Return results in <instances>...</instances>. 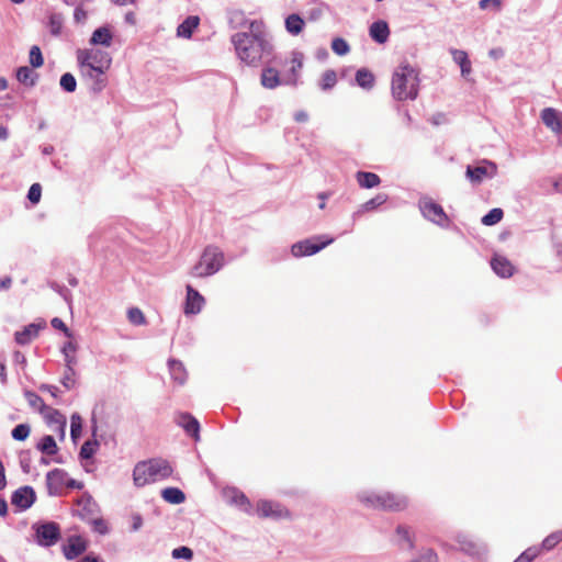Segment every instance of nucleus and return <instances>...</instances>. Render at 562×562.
Listing matches in <instances>:
<instances>
[{"label": "nucleus", "instance_id": "1", "mask_svg": "<svg viewBox=\"0 0 562 562\" xmlns=\"http://www.w3.org/2000/svg\"><path fill=\"white\" fill-rule=\"evenodd\" d=\"M232 43L238 58L248 66H258L265 56L272 53V45L261 31L236 33Z\"/></svg>", "mask_w": 562, "mask_h": 562}, {"label": "nucleus", "instance_id": "2", "mask_svg": "<svg viewBox=\"0 0 562 562\" xmlns=\"http://www.w3.org/2000/svg\"><path fill=\"white\" fill-rule=\"evenodd\" d=\"M77 60L85 75L94 80L93 89L101 91L106 80L102 76L109 70L112 58L109 53L98 49H79Z\"/></svg>", "mask_w": 562, "mask_h": 562}, {"label": "nucleus", "instance_id": "3", "mask_svg": "<svg viewBox=\"0 0 562 562\" xmlns=\"http://www.w3.org/2000/svg\"><path fill=\"white\" fill-rule=\"evenodd\" d=\"M391 91L398 101L415 100L419 91V72L409 64L400 65L392 77Z\"/></svg>", "mask_w": 562, "mask_h": 562}, {"label": "nucleus", "instance_id": "4", "mask_svg": "<svg viewBox=\"0 0 562 562\" xmlns=\"http://www.w3.org/2000/svg\"><path fill=\"white\" fill-rule=\"evenodd\" d=\"M172 467L167 460L150 459L138 462L133 471L134 484L138 487L157 481H162L172 475Z\"/></svg>", "mask_w": 562, "mask_h": 562}, {"label": "nucleus", "instance_id": "5", "mask_svg": "<svg viewBox=\"0 0 562 562\" xmlns=\"http://www.w3.org/2000/svg\"><path fill=\"white\" fill-rule=\"evenodd\" d=\"M225 257L223 251L216 246H206L198 260L191 268L189 274L192 278H207L215 274L224 266Z\"/></svg>", "mask_w": 562, "mask_h": 562}, {"label": "nucleus", "instance_id": "6", "mask_svg": "<svg viewBox=\"0 0 562 562\" xmlns=\"http://www.w3.org/2000/svg\"><path fill=\"white\" fill-rule=\"evenodd\" d=\"M304 55L301 52L294 50L284 60H277L278 66L282 69L281 76L283 78L284 86L295 87L299 83L300 71L303 67Z\"/></svg>", "mask_w": 562, "mask_h": 562}, {"label": "nucleus", "instance_id": "7", "mask_svg": "<svg viewBox=\"0 0 562 562\" xmlns=\"http://www.w3.org/2000/svg\"><path fill=\"white\" fill-rule=\"evenodd\" d=\"M334 238L326 236H314L292 245L291 252L294 257L312 256L330 245Z\"/></svg>", "mask_w": 562, "mask_h": 562}, {"label": "nucleus", "instance_id": "8", "mask_svg": "<svg viewBox=\"0 0 562 562\" xmlns=\"http://www.w3.org/2000/svg\"><path fill=\"white\" fill-rule=\"evenodd\" d=\"M366 503L371 507L376 509H385V510H403L407 506V501L405 497L392 494V493H383L379 495H371L367 497Z\"/></svg>", "mask_w": 562, "mask_h": 562}, {"label": "nucleus", "instance_id": "9", "mask_svg": "<svg viewBox=\"0 0 562 562\" xmlns=\"http://www.w3.org/2000/svg\"><path fill=\"white\" fill-rule=\"evenodd\" d=\"M419 209L426 218L438 225L443 226L449 222L442 206L429 198H425L419 201Z\"/></svg>", "mask_w": 562, "mask_h": 562}, {"label": "nucleus", "instance_id": "10", "mask_svg": "<svg viewBox=\"0 0 562 562\" xmlns=\"http://www.w3.org/2000/svg\"><path fill=\"white\" fill-rule=\"evenodd\" d=\"M37 542L44 547L54 546L60 538V528L56 522H46L36 529Z\"/></svg>", "mask_w": 562, "mask_h": 562}, {"label": "nucleus", "instance_id": "11", "mask_svg": "<svg viewBox=\"0 0 562 562\" xmlns=\"http://www.w3.org/2000/svg\"><path fill=\"white\" fill-rule=\"evenodd\" d=\"M256 513L260 518L280 519L289 517V512L284 507L269 501H259L256 505Z\"/></svg>", "mask_w": 562, "mask_h": 562}, {"label": "nucleus", "instance_id": "12", "mask_svg": "<svg viewBox=\"0 0 562 562\" xmlns=\"http://www.w3.org/2000/svg\"><path fill=\"white\" fill-rule=\"evenodd\" d=\"M187 295L184 301L183 312L186 315H195L199 314L204 304L205 299L191 285L188 284L186 286Z\"/></svg>", "mask_w": 562, "mask_h": 562}, {"label": "nucleus", "instance_id": "13", "mask_svg": "<svg viewBox=\"0 0 562 562\" xmlns=\"http://www.w3.org/2000/svg\"><path fill=\"white\" fill-rule=\"evenodd\" d=\"M175 422L194 440L198 441L200 439V424L194 416L189 413H179L176 415Z\"/></svg>", "mask_w": 562, "mask_h": 562}, {"label": "nucleus", "instance_id": "14", "mask_svg": "<svg viewBox=\"0 0 562 562\" xmlns=\"http://www.w3.org/2000/svg\"><path fill=\"white\" fill-rule=\"evenodd\" d=\"M87 550V541L80 536H71L63 546V553L67 560H74Z\"/></svg>", "mask_w": 562, "mask_h": 562}, {"label": "nucleus", "instance_id": "15", "mask_svg": "<svg viewBox=\"0 0 562 562\" xmlns=\"http://www.w3.org/2000/svg\"><path fill=\"white\" fill-rule=\"evenodd\" d=\"M11 502L21 509H27L35 502V492L31 486L20 487L12 494Z\"/></svg>", "mask_w": 562, "mask_h": 562}, {"label": "nucleus", "instance_id": "16", "mask_svg": "<svg viewBox=\"0 0 562 562\" xmlns=\"http://www.w3.org/2000/svg\"><path fill=\"white\" fill-rule=\"evenodd\" d=\"M260 83L266 89H276L283 85L281 71L273 66L265 67L261 71Z\"/></svg>", "mask_w": 562, "mask_h": 562}, {"label": "nucleus", "instance_id": "17", "mask_svg": "<svg viewBox=\"0 0 562 562\" xmlns=\"http://www.w3.org/2000/svg\"><path fill=\"white\" fill-rule=\"evenodd\" d=\"M543 124L554 133L562 132V114L553 108H546L541 112Z\"/></svg>", "mask_w": 562, "mask_h": 562}, {"label": "nucleus", "instance_id": "18", "mask_svg": "<svg viewBox=\"0 0 562 562\" xmlns=\"http://www.w3.org/2000/svg\"><path fill=\"white\" fill-rule=\"evenodd\" d=\"M369 34L373 41L383 44L390 36V29L385 21H376L370 25Z\"/></svg>", "mask_w": 562, "mask_h": 562}, {"label": "nucleus", "instance_id": "19", "mask_svg": "<svg viewBox=\"0 0 562 562\" xmlns=\"http://www.w3.org/2000/svg\"><path fill=\"white\" fill-rule=\"evenodd\" d=\"M492 268L496 274L502 278H507L513 274L514 267L508 259L505 257L496 256L492 259Z\"/></svg>", "mask_w": 562, "mask_h": 562}, {"label": "nucleus", "instance_id": "20", "mask_svg": "<svg viewBox=\"0 0 562 562\" xmlns=\"http://www.w3.org/2000/svg\"><path fill=\"white\" fill-rule=\"evenodd\" d=\"M200 19L196 15L188 16L177 29L179 37L190 38L193 31L199 26Z\"/></svg>", "mask_w": 562, "mask_h": 562}, {"label": "nucleus", "instance_id": "21", "mask_svg": "<svg viewBox=\"0 0 562 562\" xmlns=\"http://www.w3.org/2000/svg\"><path fill=\"white\" fill-rule=\"evenodd\" d=\"M40 413L47 420V423L56 424L60 427L61 430H64L66 426V418L59 411L46 405Z\"/></svg>", "mask_w": 562, "mask_h": 562}, {"label": "nucleus", "instance_id": "22", "mask_svg": "<svg viewBox=\"0 0 562 562\" xmlns=\"http://www.w3.org/2000/svg\"><path fill=\"white\" fill-rule=\"evenodd\" d=\"M168 364H169L170 374H171V378L173 379V381L177 382L179 385L184 384V382L187 381L188 374H187L183 363L181 361L172 359V360H169Z\"/></svg>", "mask_w": 562, "mask_h": 562}, {"label": "nucleus", "instance_id": "23", "mask_svg": "<svg viewBox=\"0 0 562 562\" xmlns=\"http://www.w3.org/2000/svg\"><path fill=\"white\" fill-rule=\"evenodd\" d=\"M40 327L35 324H30L23 330L15 333V341L19 345H26L37 337Z\"/></svg>", "mask_w": 562, "mask_h": 562}, {"label": "nucleus", "instance_id": "24", "mask_svg": "<svg viewBox=\"0 0 562 562\" xmlns=\"http://www.w3.org/2000/svg\"><path fill=\"white\" fill-rule=\"evenodd\" d=\"M358 184L364 189H371L380 184L381 179L376 173L358 171L356 175Z\"/></svg>", "mask_w": 562, "mask_h": 562}, {"label": "nucleus", "instance_id": "25", "mask_svg": "<svg viewBox=\"0 0 562 562\" xmlns=\"http://www.w3.org/2000/svg\"><path fill=\"white\" fill-rule=\"evenodd\" d=\"M451 54L453 60L460 66L462 76L467 77L470 75L472 67L468 54L461 49H452Z\"/></svg>", "mask_w": 562, "mask_h": 562}, {"label": "nucleus", "instance_id": "26", "mask_svg": "<svg viewBox=\"0 0 562 562\" xmlns=\"http://www.w3.org/2000/svg\"><path fill=\"white\" fill-rule=\"evenodd\" d=\"M304 25V20L296 13H292L285 19V29L291 35H299L303 31Z\"/></svg>", "mask_w": 562, "mask_h": 562}, {"label": "nucleus", "instance_id": "27", "mask_svg": "<svg viewBox=\"0 0 562 562\" xmlns=\"http://www.w3.org/2000/svg\"><path fill=\"white\" fill-rule=\"evenodd\" d=\"M164 501L170 504H181L186 499L184 493L178 487H166L161 491Z\"/></svg>", "mask_w": 562, "mask_h": 562}, {"label": "nucleus", "instance_id": "28", "mask_svg": "<svg viewBox=\"0 0 562 562\" xmlns=\"http://www.w3.org/2000/svg\"><path fill=\"white\" fill-rule=\"evenodd\" d=\"M112 41V34L109 29L106 27H99L97 29L91 36L90 43L98 45H104L110 46Z\"/></svg>", "mask_w": 562, "mask_h": 562}, {"label": "nucleus", "instance_id": "29", "mask_svg": "<svg viewBox=\"0 0 562 562\" xmlns=\"http://www.w3.org/2000/svg\"><path fill=\"white\" fill-rule=\"evenodd\" d=\"M356 81L361 88L371 89L374 86V76L370 70L361 68L356 74Z\"/></svg>", "mask_w": 562, "mask_h": 562}, {"label": "nucleus", "instance_id": "30", "mask_svg": "<svg viewBox=\"0 0 562 562\" xmlns=\"http://www.w3.org/2000/svg\"><path fill=\"white\" fill-rule=\"evenodd\" d=\"M18 80L26 86L35 85V75L33 70L26 66L20 67L16 71Z\"/></svg>", "mask_w": 562, "mask_h": 562}, {"label": "nucleus", "instance_id": "31", "mask_svg": "<svg viewBox=\"0 0 562 562\" xmlns=\"http://www.w3.org/2000/svg\"><path fill=\"white\" fill-rule=\"evenodd\" d=\"M38 449L48 456H53L57 452V445L53 436H44L38 443Z\"/></svg>", "mask_w": 562, "mask_h": 562}, {"label": "nucleus", "instance_id": "32", "mask_svg": "<svg viewBox=\"0 0 562 562\" xmlns=\"http://www.w3.org/2000/svg\"><path fill=\"white\" fill-rule=\"evenodd\" d=\"M504 212L502 209H492L486 215L482 217V223L486 226H492L502 221Z\"/></svg>", "mask_w": 562, "mask_h": 562}, {"label": "nucleus", "instance_id": "33", "mask_svg": "<svg viewBox=\"0 0 562 562\" xmlns=\"http://www.w3.org/2000/svg\"><path fill=\"white\" fill-rule=\"evenodd\" d=\"M562 541V531H555L544 538L541 543V550L550 551Z\"/></svg>", "mask_w": 562, "mask_h": 562}, {"label": "nucleus", "instance_id": "34", "mask_svg": "<svg viewBox=\"0 0 562 562\" xmlns=\"http://www.w3.org/2000/svg\"><path fill=\"white\" fill-rule=\"evenodd\" d=\"M336 83H337L336 71L333 69H328L323 74L319 86L323 90H329L333 87H335Z\"/></svg>", "mask_w": 562, "mask_h": 562}, {"label": "nucleus", "instance_id": "35", "mask_svg": "<svg viewBox=\"0 0 562 562\" xmlns=\"http://www.w3.org/2000/svg\"><path fill=\"white\" fill-rule=\"evenodd\" d=\"M467 176L472 182H481L487 176V169L482 166L467 168Z\"/></svg>", "mask_w": 562, "mask_h": 562}, {"label": "nucleus", "instance_id": "36", "mask_svg": "<svg viewBox=\"0 0 562 562\" xmlns=\"http://www.w3.org/2000/svg\"><path fill=\"white\" fill-rule=\"evenodd\" d=\"M128 322L133 325H145L146 317L144 313L138 307H131L127 311Z\"/></svg>", "mask_w": 562, "mask_h": 562}, {"label": "nucleus", "instance_id": "37", "mask_svg": "<svg viewBox=\"0 0 562 562\" xmlns=\"http://www.w3.org/2000/svg\"><path fill=\"white\" fill-rule=\"evenodd\" d=\"M76 351H77V346L72 341H68L64 346L63 352L65 355L66 364H68V366H75L76 364V362H77Z\"/></svg>", "mask_w": 562, "mask_h": 562}, {"label": "nucleus", "instance_id": "38", "mask_svg": "<svg viewBox=\"0 0 562 562\" xmlns=\"http://www.w3.org/2000/svg\"><path fill=\"white\" fill-rule=\"evenodd\" d=\"M540 553L541 549L538 547H530L526 549L514 562H532Z\"/></svg>", "mask_w": 562, "mask_h": 562}, {"label": "nucleus", "instance_id": "39", "mask_svg": "<svg viewBox=\"0 0 562 562\" xmlns=\"http://www.w3.org/2000/svg\"><path fill=\"white\" fill-rule=\"evenodd\" d=\"M63 15L60 13H53L49 16V29L53 35H59L63 27Z\"/></svg>", "mask_w": 562, "mask_h": 562}, {"label": "nucleus", "instance_id": "40", "mask_svg": "<svg viewBox=\"0 0 562 562\" xmlns=\"http://www.w3.org/2000/svg\"><path fill=\"white\" fill-rule=\"evenodd\" d=\"M98 441L97 440H88L86 441L80 449V458L81 459H90L97 451Z\"/></svg>", "mask_w": 562, "mask_h": 562}, {"label": "nucleus", "instance_id": "41", "mask_svg": "<svg viewBox=\"0 0 562 562\" xmlns=\"http://www.w3.org/2000/svg\"><path fill=\"white\" fill-rule=\"evenodd\" d=\"M30 432H31V428L29 425L19 424L13 428L12 437H13V439H15L18 441H23L30 436Z\"/></svg>", "mask_w": 562, "mask_h": 562}, {"label": "nucleus", "instance_id": "42", "mask_svg": "<svg viewBox=\"0 0 562 562\" xmlns=\"http://www.w3.org/2000/svg\"><path fill=\"white\" fill-rule=\"evenodd\" d=\"M233 493V502L240 506L243 508L244 512L246 513H250V508H251V505H250V502L248 501V498L245 496L244 493H240V492H237V491H232Z\"/></svg>", "mask_w": 562, "mask_h": 562}, {"label": "nucleus", "instance_id": "43", "mask_svg": "<svg viewBox=\"0 0 562 562\" xmlns=\"http://www.w3.org/2000/svg\"><path fill=\"white\" fill-rule=\"evenodd\" d=\"M75 370H74V366H68L66 364V370L64 372V376L61 379V384L70 390L75 386L76 384V381H75Z\"/></svg>", "mask_w": 562, "mask_h": 562}, {"label": "nucleus", "instance_id": "44", "mask_svg": "<svg viewBox=\"0 0 562 562\" xmlns=\"http://www.w3.org/2000/svg\"><path fill=\"white\" fill-rule=\"evenodd\" d=\"M60 87L67 92H74L77 87V81L70 72H66L60 78Z\"/></svg>", "mask_w": 562, "mask_h": 562}, {"label": "nucleus", "instance_id": "45", "mask_svg": "<svg viewBox=\"0 0 562 562\" xmlns=\"http://www.w3.org/2000/svg\"><path fill=\"white\" fill-rule=\"evenodd\" d=\"M30 64L33 67H35V68H38V67L43 66L44 58H43L42 52H41L38 46H32L31 47V50H30Z\"/></svg>", "mask_w": 562, "mask_h": 562}, {"label": "nucleus", "instance_id": "46", "mask_svg": "<svg viewBox=\"0 0 562 562\" xmlns=\"http://www.w3.org/2000/svg\"><path fill=\"white\" fill-rule=\"evenodd\" d=\"M70 434H71V438L74 440H77L80 435H81V429H82V420H81V417L77 414H74L71 416V426H70Z\"/></svg>", "mask_w": 562, "mask_h": 562}, {"label": "nucleus", "instance_id": "47", "mask_svg": "<svg viewBox=\"0 0 562 562\" xmlns=\"http://www.w3.org/2000/svg\"><path fill=\"white\" fill-rule=\"evenodd\" d=\"M331 49L337 55L344 56L349 52V45L344 38L337 37L331 42Z\"/></svg>", "mask_w": 562, "mask_h": 562}, {"label": "nucleus", "instance_id": "48", "mask_svg": "<svg viewBox=\"0 0 562 562\" xmlns=\"http://www.w3.org/2000/svg\"><path fill=\"white\" fill-rule=\"evenodd\" d=\"M385 201H386L385 194H378L376 196L367 201L362 205V207L364 209V211H372V210L376 209L378 206L382 205Z\"/></svg>", "mask_w": 562, "mask_h": 562}, {"label": "nucleus", "instance_id": "49", "mask_svg": "<svg viewBox=\"0 0 562 562\" xmlns=\"http://www.w3.org/2000/svg\"><path fill=\"white\" fill-rule=\"evenodd\" d=\"M172 558L173 559H186L191 560L193 557V552L188 547H179L172 550Z\"/></svg>", "mask_w": 562, "mask_h": 562}, {"label": "nucleus", "instance_id": "50", "mask_svg": "<svg viewBox=\"0 0 562 562\" xmlns=\"http://www.w3.org/2000/svg\"><path fill=\"white\" fill-rule=\"evenodd\" d=\"M41 195H42V187L40 183H33L29 190V193H27V199L32 202V203H38L40 200H41Z\"/></svg>", "mask_w": 562, "mask_h": 562}, {"label": "nucleus", "instance_id": "51", "mask_svg": "<svg viewBox=\"0 0 562 562\" xmlns=\"http://www.w3.org/2000/svg\"><path fill=\"white\" fill-rule=\"evenodd\" d=\"M26 397L29 400L30 405L35 408H38L40 412H42V408L46 406L43 398L33 392H27Z\"/></svg>", "mask_w": 562, "mask_h": 562}, {"label": "nucleus", "instance_id": "52", "mask_svg": "<svg viewBox=\"0 0 562 562\" xmlns=\"http://www.w3.org/2000/svg\"><path fill=\"white\" fill-rule=\"evenodd\" d=\"M412 562H438V557L435 551L428 549L423 551L419 558Z\"/></svg>", "mask_w": 562, "mask_h": 562}, {"label": "nucleus", "instance_id": "53", "mask_svg": "<svg viewBox=\"0 0 562 562\" xmlns=\"http://www.w3.org/2000/svg\"><path fill=\"white\" fill-rule=\"evenodd\" d=\"M396 533L404 540L407 542V548L408 549H413L414 548V542L409 536V531L406 527L404 526H398L397 529H396Z\"/></svg>", "mask_w": 562, "mask_h": 562}, {"label": "nucleus", "instance_id": "54", "mask_svg": "<svg viewBox=\"0 0 562 562\" xmlns=\"http://www.w3.org/2000/svg\"><path fill=\"white\" fill-rule=\"evenodd\" d=\"M52 326L56 329H60L63 330L68 337L71 336L68 327L66 326V324L58 317H55L52 319Z\"/></svg>", "mask_w": 562, "mask_h": 562}, {"label": "nucleus", "instance_id": "55", "mask_svg": "<svg viewBox=\"0 0 562 562\" xmlns=\"http://www.w3.org/2000/svg\"><path fill=\"white\" fill-rule=\"evenodd\" d=\"M93 527H94V530L100 532V533L108 532V526H106L105 521L102 520V519L93 520Z\"/></svg>", "mask_w": 562, "mask_h": 562}, {"label": "nucleus", "instance_id": "56", "mask_svg": "<svg viewBox=\"0 0 562 562\" xmlns=\"http://www.w3.org/2000/svg\"><path fill=\"white\" fill-rule=\"evenodd\" d=\"M491 4H493L496 9L501 8V1L499 0H481L480 1V8L481 9H486Z\"/></svg>", "mask_w": 562, "mask_h": 562}, {"label": "nucleus", "instance_id": "57", "mask_svg": "<svg viewBox=\"0 0 562 562\" xmlns=\"http://www.w3.org/2000/svg\"><path fill=\"white\" fill-rule=\"evenodd\" d=\"M7 486L5 470L2 461L0 460V490Z\"/></svg>", "mask_w": 562, "mask_h": 562}, {"label": "nucleus", "instance_id": "58", "mask_svg": "<svg viewBox=\"0 0 562 562\" xmlns=\"http://www.w3.org/2000/svg\"><path fill=\"white\" fill-rule=\"evenodd\" d=\"M294 119L299 123H304L308 120V114L305 111H299L295 113Z\"/></svg>", "mask_w": 562, "mask_h": 562}, {"label": "nucleus", "instance_id": "59", "mask_svg": "<svg viewBox=\"0 0 562 562\" xmlns=\"http://www.w3.org/2000/svg\"><path fill=\"white\" fill-rule=\"evenodd\" d=\"M12 284L11 277H4L0 280V290H8Z\"/></svg>", "mask_w": 562, "mask_h": 562}, {"label": "nucleus", "instance_id": "60", "mask_svg": "<svg viewBox=\"0 0 562 562\" xmlns=\"http://www.w3.org/2000/svg\"><path fill=\"white\" fill-rule=\"evenodd\" d=\"M8 513V505L3 498H0V516L3 517Z\"/></svg>", "mask_w": 562, "mask_h": 562}, {"label": "nucleus", "instance_id": "61", "mask_svg": "<svg viewBox=\"0 0 562 562\" xmlns=\"http://www.w3.org/2000/svg\"><path fill=\"white\" fill-rule=\"evenodd\" d=\"M85 18H86V13H85V11H83L82 9H80V8H77V9L75 10V19H76L77 21H81V20H82V19H85Z\"/></svg>", "mask_w": 562, "mask_h": 562}, {"label": "nucleus", "instance_id": "62", "mask_svg": "<svg viewBox=\"0 0 562 562\" xmlns=\"http://www.w3.org/2000/svg\"><path fill=\"white\" fill-rule=\"evenodd\" d=\"M41 390L49 392L52 394V396H54V397L56 396L57 387H55V386L42 385Z\"/></svg>", "mask_w": 562, "mask_h": 562}, {"label": "nucleus", "instance_id": "63", "mask_svg": "<svg viewBox=\"0 0 562 562\" xmlns=\"http://www.w3.org/2000/svg\"><path fill=\"white\" fill-rule=\"evenodd\" d=\"M503 54L504 53L501 48H495V49L490 50V56L493 58H498V57L503 56Z\"/></svg>", "mask_w": 562, "mask_h": 562}, {"label": "nucleus", "instance_id": "64", "mask_svg": "<svg viewBox=\"0 0 562 562\" xmlns=\"http://www.w3.org/2000/svg\"><path fill=\"white\" fill-rule=\"evenodd\" d=\"M81 562H100L98 558L95 557H92V555H86Z\"/></svg>", "mask_w": 562, "mask_h": 562}]
</instances>
